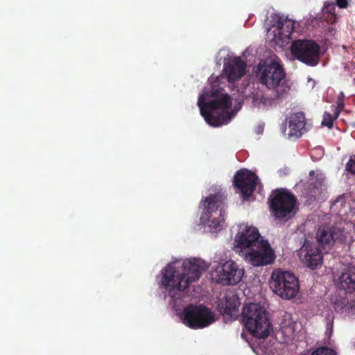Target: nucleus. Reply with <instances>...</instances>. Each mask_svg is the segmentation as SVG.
Instances as JSON below:
<instances>
[{
  "mask_svg": "<svg viewBox=\"0 0 355 355\" xmlns=\"http://www.w3.org/2000/svg\"><path fill=\"white\" fill-rule=\"evenodd\" d=\"M245 261L254 266H262L272 263L275 254L269 242L262 240L256 247L243 254Z\"/></svg>",
  "mask_w": 355,
  "mask_h": 355,
  "instance_id": "nucleus-12",
  "label": "nucleus"
},
{
  "mask_svg": "<svg viewBox=\"0 0 355 355\" xmlns=\"http://www.w3.org/2000/svg\"><path fill=\"white\" fill-rule=\"evenodd\" d=\"M346 169L352 174H355V155L351 157L346 164Z\"/></svg>",
  "mask_w": 355,
  "mask_h": 355,
  "instance_id": "nucleus-28",
  "label": "nucleus"
},
{
  "mask_svg": "<svg viewBox=\"0 0 355 355\" xmlns=\"http://www.w3.org/2000/svg\"><path fill=\"white\" fill-rule=\"evenodd\" d=\"M340 114V111L338 110V107L336 108L335 112H334V116H333L334 119H336Z\"/></svg>",
  "mask_w": 355,
  "mask_h": 355,
  "instance_id": "nucleus-31",
  "label": "nucleus"
},
{
  "mask_svg": "<svg viewBox=\"0 0 355 355\" xmlns=\"http://www.w3.org/2000/svg\"><path fill=\"white\" fill-rule=\"evenodd\" d=\"M240 304L239 297L232 293H229L225 294V300L221 302L219 306L223 309L224 313L232 315L238 310Z\"/></svg>",
  "mask_w": 355,
  "mask_h": 355,
  "instance_id": "nucleus-20",
  "label": "nucleus"
},
{
  "mask_svg": "<svg viewBox=\"0 0 355 355\" xmlns=\"http://www.w3.org/2000/svg\"><path fill=\"white\" fill-rule=\"evenodd\" d=\"M182 322L191 329H202L214 322V315L204 305L189 304L184 309Z\"/></svg>",
  "mask_w": 355,
  "mask_h": 355,
  "instance_id": "nucleus-8",
  "label": "nucleus"
},
{
  "mask_svg": "<svg viewBox=\"0 0 355 355\" xmlns=\"http://www.w3.org/2000/svg\"><path fill=\"white\" fill-rule=\"evenodd\" d=\"M177 264L180 263H170L162 270L161 285L168 290L169 296L174 300L180 299L181 293L191 282L198 280L208 268L203 260L196 258L184 261L181 268Z\"/></svg>",
  "mask_w": 355,
  "mask_h": 355,
  "instance_id": "nucleus-1",
  "label": "nucleus"
},
{
  "mask_svg": "<svg viewBox=\"0 0 355 355\" xmlns=\"http://www.w3.org/2000/svg\"><path fill=\"white\" fill-rule=\"evenodd\" d=\"M317 181L320 186H322V184L324 181V178L322 177V175H317Z\"/></svg>",
  "mask_w": 355,
  "mask_h": 355,
  "instance_id": "nucleus-30",
  "label": "nucleus"
},
{
  "mask_svg": "<svg viewBox=\"0 0 355 355\" xmlns=\"http://www.w3.org/2000/svg\"><path fill=\"white\" fill-rule=\"evenodd\" d=\"M337 286L346 293L355 292V266L348 265L343 269L338 278Z\"/></svg>",
  "mask_w": 355,
  "mask_h": 355,
  "instance_id": "nucleus-17",
  "label": "nucleus"
},
{
  "mask_svg": "<svg viewBox=\"0 0 355 355\" xmlns=\"http://www.w3.org/2000/svg\"><path fill=\"white\" fill-rule=\"evenodd\" d=\"M246 64L237 57L225 63L223 71L229 82L240 79L245 73Z\"/></svg>",
  "mask_w": 355,
  "mask_h": 355,
  "instance_id": "nucleus-16",
  "label": "nucleus"
},
{
  "mask_svg": "<svg viewBox=\"0 0 355 355\" xmlns=\"http://www.w3.org/2000/svg\"><path fill=\"white\" fill-rule=\"evenodd\" d=\"M311 355H336V352L330 347H320L313 351Z\"/></svg>",
  "mask_w": 355,
  "mask_h": 355,
  "instance_id": "nucleus-23",
  "label": "nucleus"
},
{
  "mask_svg": "<svg viewBox=\"0 0 355 355\" xmlns=\"http://www.w3.org/2000/svg\"><path fill=\"white\" fill-rule=\"evenodd\" d=\"M318 245L324 250L329 249L334 243L352 242V236L342 227L337 225H321L316 232Z\"/></svg>",
  "mask_w": 355,
  "mask_h": 355,
  "instance_id": "nucleus-10",
  "label": "nucleus"
},
{
  "mask_svg": "<svg viewBox=\"0 0 355 355\" xmlns=\"http://www.w3.org/2000/svg\"><path fill=\"white\" fill-rule=\"evenodd\" d=\"M296 196L285 189L274 190L268 199L272 214L277 219L288 220L297 212Z\"/></svg>",
  "mask_w": 355,
  "mask_h": 355,
  "instance_id": "nucleus-5",
  "label": "nucleus"
},
{
  "mask_svg": "<svg viewBox=\"0 0 355 355\" xmlns=\"http://www.w3.org/2000/svg\"><path fill=\"white\" fill-rule=\"evenodd\" d=\"M320 51L319 44L311 40H296L291 46V53L295 59L311 67L318 64Z\"/></svg>",
  "mask_w": 355,
  "mask_h": 355,
  "instance_id": "nucleus-9",
  "label": "nucleus"
},
{
  "mask_svg": "<svg viewBox=\"0 0 355 355\" xmlns=\"http://www.w3.org/2000/svg\"><path fill=\"white\" fill-rule=\"evenodd\" d=\"M305 115L302 112H298L291 114L288 118L289 137H300L304 132L305 129Z\"/></svg>",
  "mask_w": 355,
  "mask_h": 355,
  "instance_id": "nucleus-18",
  "label": "nucleus"
},
{
  "mask_svg": "<svg viewBox=\"0 0 355 355\" xmlns=\"http://www.w3.org/2000/svg\"><path fill=\"white\" fill-rule=\"evenodd\" d=\"M255 73L259 83L275 90V98L282 99L288 94L290 86L284 80L285 71L277 62L261 60L256 67Z\"/></svg>",
  "mask_w": 355,
  "mask_h": 355,
  "instance_id": "nucleus-3",
  "label": "nucleus"
},
{
  "mask_svg": "<svg viewBox=\"0 0 355 355\" xmlns=\"http://www.w3.org/2000/svg\"><path fill=\"white\" fill-rule=\"evenodd\" d=\"M294 29V21L288 18H280L277 21V33L275 35L282 42H286L291 38Z\"/></svg>",
  "mask_w": 355,
  "mask_h": 355,
  "instance_id": "nucleus-19",
  "label": "nucleus"
},
{
  "mask_svg": "<svg viewBox=\"0 0 355 355\" xmlns=\"http://www.w3.org/2000/svg\"><path fill=\"white\" fill-rule=\"evenodd\" d=\"M244 275V270L232 261L224 263L217 275V281L223 285H235Z\"/></svg>",
  "mask_w": 355,
  "mask_h": 355,
  "instance_id": "nucleus-15",
  "label": "nucleus"
},
{
  "mask_svg": "<svg viewBox=\"0 0 355 355\" xmlns=\"http://www.w3.org/2000/svg\"><path fill=\"white\" fill-rule=\"evenodd\" d=\"M334 120V119L332 115L330 113L325 112L323 115L322 125L323 126H327L329 128H331L333 126Z\"/></svg>",
  "mask_w": 355,
  "mask_h": 355,
  "instance_id": "nucleus-25",
  "label": "nucleus"
},
{
  "mask_svg": "<svg viewBox=\"0 0 355 355\" xmlns=\"http://www.w3.org/2000/svg\"><path fill=\"white\" fill-rule=\"evenodd\" d=\"M242 320L248 331L259 338L270 334L271 324L266 310L259 304L250 303L243 308Z\"/></svg>",
  "mask_w": 355,
  "mask_h": 355,
  "instance_id": "nucleus-4",
  "label": "nucleus"
},
{
  "mask_svg": "<svg viewBox=\"0 0 355 355\" xmlns=\"http://www.w3.org/2000/svg\"><path fill=\"white\" fill-rule=\"evenodd\" d=\"M263 240L261 238L259 232L257 227L241 225L234 239V248L236 251L243 252L256 247L260 241Z\"/></svg>",
  "mask_w": 355,
  "mask_h": 355,
  "instance_id": "nucleus-11",
  "label": "nucleus"
},
{
  "mask_svg": "<svg viewBox=\"0 0 355 355\" xmlns=\"http://www.w3.org/2000/svg\"><path fill=\"white\" fill-rule=\"evenodd\" d=\"M338 16L336 14H332L323 12V19L328 23L334 24L336 22Z\"/></svg>",
  "mask_w": 355,
  "mask_h": 355,
  "instance_id": "nucleus-27",
  "label": "nucleus"
},
{
  "mask_svg": "<svg viewBox=\"0 0 355 355\" xmlns=\"http://www.w3.org/2000/svg\"><path fill=\"white\" fill-rule=\"evenodd\" d=\"M259 182L258 176L247 168L238 170L233 179V185L243 199L249 198L254 193Z\"/></svg>",
  "mask_w": 355,
  "mask_h": 355,
  "instance_id": "nucleus-13",
  "label": "nucleus"
},
{
  "mask_svg": "<svg viewBox=\"0 0 355 355\" xmlns=\"http://www.w3.org/2000/svg\"><path fill=\"white\" fill-rule=\"evenodd\" d=\"M336 6L337 5L340 8H346L348 6L347 0H336Z\"/></svg>",
  "mask_w": 355,
  "mask_h": 355,
  "instance_id": "nucleus-29",
  "label": "nucleus"
},
{
  "mask_svg": "<svg viewBox=\"0 0 355 355\" xmlns=\"http://www.w3.org/2000/svg\"><path fill=\"white\" fill-rule=\"evenodd\" d=\"M225 198L220 193L211 194L203 201L204 212L200 217L202 223L215 230H220L224 222Z\"/></svg>",
  "mask_w": 355,
  "mask_h": 355,
  "instance_id": "nucleus-7",
  "label": "nucleus"
},
{
  "mask_svg": "<svg viewBox=\"0 0 355 355\" xmlns=\"http://www.w3.org/2000/svg\"><path fill=\"white\" fill-rule=\"evenodd\" d=\"M220 87L218 78H216L210 88L198 97V105L201 115L206 122L214 127L229 123L232 117L229 110L232 107V98L228 94L223 93Z\"/></svg>",
  "mask_w": 355,
  "mask_h": 355,
  "instance_id": "nucleus-2",
  "label": "nucleus"
},
{
  "mask_svg": "<svg viewBox=\"0 0 355 355\" xmlns=\"http://www.w3.org/2000/svg\"><path fill=\"white\" fill-rule=\"evenodd\" d=\"M346 205V201L344 195L339 196L331 204V209L334 211L340 212Z\"/></svg>",
  "mask_w": 355,
  "mask_h": 355,
  "instance_id": "nucleus-22",
  "label": "nucleus"
},
{
  "mask_svg": "<svg viewBox=\"0 0 355 355\" xmlns=\"http://www.w3.org/2000/svg\"><path fill=\"white\" fill-rule=\"evenodd\" d=\"M314 174H315V172H314L313 171H311L309 172V175H310V176H313V175H314Z\"/></svg>",
  "mask_w": 355,
  "mask_h": 355,
  "instance_id": "nucleus-32",
  "label": "nucleus"
},
{
  "mask_svg": "<svg viewBox=\"0 0 355 355\" xmlns=\"http://www.w3.org/2000/svg\"><path fill=\"white\" fill-rule=\"evenodd\" d=\"M294 325L295 323L293 321L289 320L288 325L286 324V321H285L282 322L281 328L284 333L288 334V335H293L295 333Z\"/></svg>",
  "mask_w": 355,
  "mask_h": 355,
  "instance_id": "nucleus-24",
  "label": "nucleus"
},
{
  "mask_svg": "<svg viewBox=\"0 0 355 355\" xmlns=\"http://www.w3.org/2000/svg\"><path fill=\"white\" fill-rule=\"evenodd\" d=\"M270 287L273 293L285 300L294 298L300 290L297 278L293 273L281 269L272 272Z\"/></svg>",
  "mask_w": 355,
  "mask_h": 355,
  "instance_id": "nucleus-6",
  "label": "nucleus"
},
{
  "mask_svg": "<svg viewBox=\"0 0 355 355\" xmlns=\"http://www.w3.org/2000/svg\"><path fill=\"white\" fill-rule=\"evenodd\" d=\"M322 12L336 14V4L333 2H325Z\"/></svg>",
  "mask_w": 355,
  "mask_h": 355,
  "instance_id": "nucleus-26",
  "label": "nucleus"
},
{
  "mask_svg": "<svg viewBox=\"0 0 355 355\" xmlns=\"http://www.w3.org/2000/svg\"><path fill=\"white\" fill-rule=\"evenodd\" d=\"M297 255L301 262L311 270L316 269L322 262V254L318 246L306 240L297 251Z\"/></svg>",
  "mask_w": 355,
  "mask_h": 355,
  "instance_id": "nucleus-14",
  "label": "nucleus"
},
{
  "mask_svg": "<svg viewBox=\"0 0 355 355\" xmlns=\"http://www.w3.org/2000/svg\"><path fill=\"white\" fill-rule=\"evenodd\" d=\"M332 305L334 311L337 313L349 312L353 307L352 302H349L346 296L336 295L332 300Z\"/></svg>",
  "mask_w": 355,
  "mask_h": 355,
  "instance_id": "nucleus-21",
  "label": "nucleus"
}]
</instances>
